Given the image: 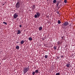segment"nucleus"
Instances as JSON below:
<instances>
[{
    "mask_svg": "<svg viewBox=\"0 0 75 75\" xmlns=\"http://www.w3.org/2000/svg\"><path fill=\"white\" fill-rule=\"evenodd\" d=\"M42 27H40L39 28V30H40V31L41 30H42Z\"/></svg>",
    "mask_w": 75,
    "mask_h": 75,
    "instance_id": "nucleus-8",
    "label": "nucleus"
},
{
    "mask_svg": "<svg viewBox=\"0 0 75 75\" xmlns=\"http://www.w3.org/2000/svg\"><path fill=\"white\" fill-rule=\"evenodd\" d=\"M24 42V41L22 40L21 42V44H23Z\"/></svg>",
    "mask_w": 75,
    "mask_h": 75,
    "instance_id": "nucleus-12",
    "label": "nucleus"
},
{
    "mask_svg": "<svg viewBox=\"0 0 75 75\" xmlns=\"http://www.w3.org/2000/svg\"><path fill=\"white\" fill-rule=\"evenodd\" d=\"M68 24H69L68 23V22H67V21L63 23V25H64V26H67Z\"/></svg>",
    "mask_w": 75,
    "mask_h": 75,
    "instance_id": "nucleus-3",
    "label": "nucleus"
},
{
    "mask_svg": "<svg viewBox=\"0 0 75 75\" xmlns=\"http://www.w3.org/2000/svg\"><path fill=\"white\" fill-rule=\"evenodd\" d=\"M61 21H60V20H58V24H61Z\"/></svg>",
    "mask_w": 75,
    "mask_h": 75,
    "instance_id": "nucleus-17",
    "label": "nucleus"
},
{
    "mask_svg": "<svg viewBox=\"0 0 75 75\" xmlns=\"http://www.w3.org/2000/svg\"><path fill=\"white\" fill-rule=\"evenodd\" d=\"M62 39L63 40H64V37H62Z\"/></svg>",
    "mask_w": 75,
    "mask_h": 75,
    "instance_id": "nucleus-24",
    "label": "nucleus"
},
{
    "mask_svg": "<svg viewBox=\"0 0 75 75\" xmlns=\"http://www.w3.org/2000/svg\"><path fill=\"white\" fill-rule=\"evenodd\" d=\"M56 75H60V73L59 72L57 73H56Z\"/></svg>",
    "mask_w": 75,
    "mask_h": 75,
    "instance_id": "nucleus-15",
    "label": "nucleus"
},
{
    "mask_svg": "<svg viewBox=\"0 0 75 75\" xmlns=\"http://www.w3.org/2000/svg\"><path fill=\"white\" fill-rule=\"evenodd\" d=\"M16 7L17 9H18V8H19V2H18L16 4Z\"/></svg>",
    "mask_w": 75,
    "mask_h": 75,
    "instance_id": "nucleus-4",
    "label": "nucleus"
},
{
    "mask_svg": "<svg viewBox=\"0 0 75 75\" xmlns=\"http://www.w3.org/2000/svg\"><path fill=\"white\" fill-rule=\"evenodd\" d=\"M17 34H19V30H18Z\"/></svg>",
    "mask_w": 75,
    "mask_h": 75,
    "instance_id": "nucleus-25",
    "label": "nucleus"
},
{
    "mask_svg": "<svg viewBox=\"0 0 75 75\" xmlns=\"http://www.w3.org/2000/svg\"><path fill=\"white\" fill-rule=\"evenodd\" d=\"M70 65H71V64L70 63H69L67 64L66 66V67H71Z\"/></svg>",
    "mask_w": 75,
    "mask_h": 75,
    "instance_id": "nucleus-6",
    "label": "nucleus"
},
{
    "mask_svg": "<svg viewBox=\"0 0 75 75\" xmlns=\"http://www.w3.org/2000/svg\"><path fill=\"white\" fill-rule=\"evenodd\" d=\"M64 56H63V55H62L61 56V58H64Z\"/></svg>",
    "mask_w": 75,
    "mask_h": 75,
    "instance_id": "nucleus-22",
    "label": "nucleus"
},
{
    "mask_svg": "<svg viewBox=\"0 0 75 75\" xmlns=\"http://www.w3.org/2000/svg\"><path fill=\"white\" fill-rule=\"evenodd\" d=\"M19 27H21H21H22V25H20L19 26Z\"/></svg>",
    "mask_w": 75,
    "mask_h": 75,
    "instance_id": "nucleus-26",
    "label": "nucleus"
},
{
    "mask_svg": "<svg viewBox=\"0 0 75 75\" xmlns=\"http://www.w3.org/2000/svg\"><path fill=\"white\" fill-rule=\"evenodd\" d=\"M35 5H33V8H32V9L33 10H34V9H35Z\"/></svg>",
    "mask_w": 75,
    "mask_h": 75,
    "instance_id": "nucleus-14",
    "label": "nucleus"
},
{
    "mask_svg": "<svg viewBox=\"0 0 75 75\" xmlns=\"http://www.w3.org/2000/svg\"><path fill=\"white\" fill-rule=\"evenodd\" d=\"M58 8H60V7H58Z\"/></svg>",
    "mask_w": 75,
    "mask_h": 75,
    "instance_id": "nucleus-31",
    "label": "nucleus"
},
{
    "mask_svg": "<svg viewBox=\"0 0 75 75\" xmlns=\"http://www.w3.org/2000/svg\"><path fill=\"white\" fill-rule=\"evenodd\" d=\"M20 33H21V32L19 30V34H20Z\"/></svg>",
    "mask_w": 75,
    "mask_h": 75,
    "instance_id": "nucleus-29",
    "label": "nucleus"
},
{
    "mask_svg": "<svg viewBox=\"0 0 75 75\" xmlns=\"http://www.w3.org/2000/svg\"><path fill=\"white\" fill-rule=\"evenodd\" d=\"M57 43L58 45H59V44H60V42H57Z\"/></svg>",
    "mask_w": 75,
    "mask_h": 75,
    "instance_id": "nucleus-23",
    "label": "nucleus"
},
{
    "mask_svg": "<svg viewBox=\"0 0 75 75\" xmlns=\"http://www.w3.org/2000/svg\"><path fill=\"white\" fill-rule=\"evenodd\" d=\"M17 17H18V15L16 14H14L13 16L14 18H16Z\"/></svg>",
    "mask_w": 75,
    "mask_h": 75,
    "instance_id": "nucleus-5",
    "label": "nucleus"
},
{
    "mask_svg": "<svg viewBox=\"0 0 75 75\" xmlns=\"http://www.w3.org/2000/svg\"><path fill=\"white\" fill-rule=\"evenodd\" d=\"M16 48L18 50V49H19V46H17L16 47Z\"/></svg>",
    "mask_w": 75,
    "mask_h": 75,
    "instance_id": "nucleus-11",
    "label": "nucleus"
},
{
    "mask_svg": "<svg viewBox=\"0 0 75 75\" xmlns=\"http://www.w3.org/2000/svg\"><path fill=\"white\" fill-rule=\"evenodd\" d=\"M53 2L54 3H56V2H57V0H54L53 1Z\"/></svg>",
    "mask_w": 75,
    "mask_h": 75,
    "instance_id": "nucleus-16",
    "label": "nucleus"
},
{
    "mask_svg": "<svg viewBox=\"0 0 75 75\" xmlns=\"http://www.w3.org/2000/svg\"><path fill=\"white\" fill-rule=\"evenodd\" d=\"M48 56L47 55H45V59H46V58L47 59L48 58Z\"/></svg>",
    "mask_w": 75,
    "mask_h": 75,
    "instance_id": "nucleus-13",
    "label": "nucleus"
},
{
    "mask_svg": "<svg viewBox=\"0 0 75 75\" xmlns=\"http://www.w3.org/2000/svg\"><path fill=\"white\" fill-rule=\"evenodd\" d=\"M1 64V63H0V64Z\"/></svg>",
    "mask_w": 75,
    "mask_h": 75,
    "instance_id": "nucleus-33",
    "label": "nucleus"
},
{
    "mask_svg": "<svg viewBox=\"0 0 75 75\" xmlns=\"http://www.w3.org/2000/svg\"><path fill=\"white\" fill-rule=\"evenodd\" d=\"M35 72L33 71L32 73V74L33 75H35Z\"/></svg>",
    "mask_w": 75,
    "mask_h": 75,
    "instance_id": "nucleus-20",
    "label": "nucleus"
},
{
    "mask_svg": "<svg viewBox=\"0 0 75 75\" xmlns=\"http://www.w3.org/2000/svg\"><path fill=\"white\" fill-rule=\"evenodd\" d=\"M40 16V13L39 12H36V14L35 15V18H39Z\"/></svg>",
    "mask_w": 75,
    "mask_h": 75,
    "instance_id": "nucleus-2",
    "label": "nucleus"
},
{
    "mask_svg": "<svg viewBox=\"0 0 75 75\" xmlns=\"http://www.w3.org/2000/svg\"><path fill=\"white\" fill-rule=\"evenodd\" d=\"M29 70V67H28L26 68H25L23 69L24 74H26L27 71Z\"/></svg>",
    "mask_w": 75,
    "mask_h": 75,
    "instance_id": "nucleus-1",
    "label": "nucleus"
},
{
    "mask_svg": "<svg viewBox=\"0 0 75 75\" xmlns=\"http://www.w3.org/2000/svg\"><path fill=\"white\" fill-rule=\"evenodd\" d=\"M57 14L59 13V11H57Z\"/></svg>",
    "mask_w": 75,
    "mask_h": 75,
    "instance_id": "nucleus-27",
    "label": "nucleus"
},
{
    "mask_svg": "<svg viewBox=\"0 0 75 75\" xmlns=\"http://www.w3.org/2000/svg\"><path fill=\"white\" fill-rule=\"evenodd\" d=\"M70 26H71V24L70 25Z\"/></svg>",
    "mask_w": 75,
    "mask_h": 75,
    "instance_id": "nucleus-32",
    "label": "nucleus"
},
{
    "mask_svg": "<svg viewBox=\"0 0 75 75\" xmlns=\"http://www.w3.org/2000/svg\"><path fill=\"white\" fill-rule=\"evenodd\" d=\"M3 24H5L6 25H7V23L5 22H3Z\"/></svg>",
    "mask_w": 75,
    "mask_h": 75,
    "instance_id": "nucleus-18",
    "label": "nucleus"
},
{
    "mask_svg": "<svg viewBox=\"0 0 75 75\" xmlns=\"http://www.w3.org/2000/svg\"><path fill=\"white\" fill-rule=\"evenodd\" d=\"M28 39L30 41H32L33 39H32V38L30 37Z\"/></svg>",
    "mask_w": 75,
    "mask_h": 75,
    "instance_id": "nucleus-10",
    "label": "nucleus"
},
{
    "mask_svg": "<svg viewBox=\"0 0 75 75\" xmlns=\"http://www.w3.org/2000/svg\"><path fill=\"white\" fill-rule=\"evenodd\" d=\"M64 2L65 3H67V0H64Z\"/></svg>",
    "mask_w": 75,
    "mask_h": 75,
    "instance_id": "nucleus-19",
    "label": "nucleus"
},
{
    "mask_svg": "<svg viewBox=\"0 0 75 75\" xmlns=\"http://www.w3.org/2000/svg\"><path fill=\"white\" fill-rule=\"evenodd\" d=\"M54 49L55 50L56 49H57V47L55 46H54Z\"/></svg>",
    "mask_w": 75,
    "mask_h": 75,
    "instance_id": "nucleus-21",
    "label": "nucleus"
},
{
    "mask_svg": "<svg viewBox=\"0 0 75 75\" xmlns=\"http://www.w3.org/2000/svg\"><path fill=\"white\" fill-rule=\"evenodd\" d=\"M39 72V70H36L35 71V74H38Z\"/></svg>",
    "mask_w": 75,
    "mask_h": 75,
    "instance_id": "nucleus-7",
    "label": "nucleus"
},
{
    "mask_svg": "<svg viewBox=\"0 0 75 75\" xmlns=\"http://www.w3.org/2000/svg\"><path fill=\"white\" fill-rule=\"evenodd\" d=\"M62 42H60V44H62Z\"/></svg>",
    "mask_w": 75,
    "mask_h": 75,
    "instance_id": "nucleus-28",
    "label": "nucleus"
},
{
    "mask_svg": "<svg viewBox=\"0 0 75 75\" xmlns=\"http://www.w3.org/2000/svg\"><path fill=\"white\" fill-rule=\"evenodd\" d=\"M59 4V2H58L56 6L57 7H58V5Z\"/></svg>",
    "mask_w": 75,
    "mask_h": 75,
    "instance_id": "nucleus-9",
    "label": "nucleus"
},
{
    "mask_svg": "<svg viewBox=\"0 0 75 75\" xmlns=\"http://www.w3.org/2000/svg\"><path fill=\"white\" fill-rule=\"evenodd\" d=\"M4 4H3L2 6H4Z\"/></svg>",
    "mask_w": 75,
    "mask_h": 75,
    "instance_id": "nucleus-30",
    "label": "nucleus"
}]
</instances>
